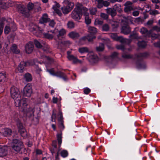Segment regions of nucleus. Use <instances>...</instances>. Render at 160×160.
<instances>
[{
  "label": "nucleus",
  "instance_id": "obj_1",
  "mask_svg": "<svg viewBox=\"0 0 160 160\" xmlns=\"http://www.w3.org/2000/svg\"><path fill=\"white\" fill-rule=\"evenodd\" d=\"M11 97L13 99L15 106L17 107H21L22 110L26 114L27 116L31 117L33 116L34 113L33 108H26L27 106V100L26 98H21L20 92L18 89L15 87H12L10 89Z\"/></svg>",
  "mask_w": 160,
  "mask_h": 160
},
{
  "label": "nucleus",
  "instance_id": "obj_2",
  "mask_svg": "<svg viewBox=\"0 0 160 160\" xmlns=\"http://www.w3.org/2000/svg\"><path fill=\"white\" fill-rule=\"evenodd\" d=\"M32 29V31L37 36H40L42 34L44 38L49 40L52 39L56 36L58 32V29H56L53 30L48 31V32L46 33H43L42 29L39 27L33 28Z\"/></svg>",
  "mask_w": 160,
  "mask_h": 160
},
{
  "label": "nucleus",
  "instance_id": "obj_3",
  "mask_svg": "<svg viewBox=\"0 0 160 160\" xmlns=\"http://www.w3.org/2000/svg\"><path fill=\"white\" fill-rule=\"evenodd\" d=\"M85 9L86 7L83 6L82 4L77 3L75 8L71 14V18L75 21H78L81 18L83 10H85Z\"/></svg>",
  "mask_w": 160,
  "mask_h": 160
},
{
  "label": "nucleus",
  "instance_id": "obj_4",
  "mask_svg": "<svg viewBox=\"0 0 160 160\" xmlns=\"http://www.w3.org/2000/svg\"><path fill=\"white\" fill-rule=\"evenodd\" d=\"M34 7L33 3L29 2L27 5L28 9L25 8L24 6L20 5L18 6V11L26 17H28L30 14V11L32 10Z\"/></svg>",
  "mask_w": 160,
  "mask_h": 160
},
{
  "label": "nucleus",
  "instance_id": "obj_5",
  "mask_svg": "<svg viewBox=\"0 0 160 160\" xmlns=\"http://www.w3.org/2000/svg\"><path fill=\"white\" fill-rule=\"evenodd\" d=\"M88 30L90 34H88L86 37L82 38L81 39L83 40H85L87 39L88 42H91L96 38L94 35L97 33V30L96 28L91 26L88 27Z\"/></svg>",
  "mask_w": 160,
  "mask_h": 160
},
{
  "label": "nucleus",
  "instance_id": "obj_6",
  "mask_svg": "<svg viewBox=\"0 0 160 160\" xmlns=\"http://www.w3.org/2000/svg\"><path fill=\"white\" fill-rule=\"evenodd\" d=\"M12 147L15 151L19 152L23 148L22 143L18 139H13L12 144Z\"/></svg>",
  "mask_w": 160,
  "mask_h": 160
},
{
  "label": "nucleus",
  "instance_id": "obj_7",
  "mask_svg": "<svg viewBox=\"0 0 160 160\" xmlns=\"http://www.w3.org/2000/svg\"><path fill=\"white\" fill-rule=\"evenodd\" d=\"M110 36L111 38L113 40L116 41H119L122 43L129 44L131 42L130 40L124 38L121 36L118 37L117 34L115 33L111 34Z\"/></svg>",
  "mask_w": 160,
  "mask_h": 160
},
{
  "label": "nucleus",
  "instance_id": "obj_8",
  "mask_svg": "<svg viewBox=\"0 0 160 160\" xmlns=\"http://www.w3.org/2000/svg\"><path fill=\"white\" fill-rule=\"evenodd\" d=\"M16 29V24L14 23H12L5 27L4 32L5 34H8L10 32L14 31Z\"/></svg>",
  "mask_w": 160,
  "mask_h": 160
},
{
  "label": "nucleus",
  "instance_id": "obj_9",
  "mask_svg": "<svg viewBox=\"0 0 160 160\" xmlns=\"http://www.w3.org/2000/svg\"><path fill=\"white\" fill-rule=\"evenodd\" d=\"M17 125L18 129V132L21 136L23 137H25L27 136V132L22 123L19 120L17 121Z\"/></svg>",
  "mask_w": 160,
  "mask_h": 160
},
{
  "label": "nucleus",
  "instance_id": "obj_10",
  "mask_svg": "<svg viewBox=\"0 0 160 160\" xmlns=\"http://www.w3.org/2000/svg\"><path fill=\"white\" fill-rule=\"evenodd\" d=\"M32 92L31 86L28 84L24 88L23 95L24 96L29 97L31 96Z\"/></svg>",
  "mask_w": 160,
  "mask_h": 160
},
{
  "label": "nucleus",
  "instance_id": "obj_11",
  "mask_svg": "<svg viewBox=\"0 0 160 160\" xmlns=\"http://www.w3.org/2000/svg\"><path fill=\"white\" fill-rule=\"evenodd\" d=\"M34 63H29L28 62H21L19 66H18L17 69L20 72H22L25 70V67L28 66V64L30 65H33Z\"/></svg>",
  "mask_w": 160,
  "mask_h": 160
},
{
  "label": "nucleus",
  "instance_id": "obj_12",
  "mask_svg": "<svg viewBox=\"0 0 160 160\" xmlns=\"http://www.w3.org/2000/svg\"><path fill=\"white\" fill-rule=\"evenodd\" d=\"M124 11L128 13L133 10L132 3L130 1L127 2L124 4Z\"/></svg>",
  "mask_w": 160,
  "mask_h": 160
},
{
  "label": "nucleus",
  "instance_id": "obj_13",
  "mask_svg": "<svg viewBox=\"0 0 160 160\" xmlns=\"http://www.w3.org/2000/svg\"><path fill=\"white\" fill-rule=\"evenodd\" d=\"M8 148L5 146H0V157L6 156L8 154Z\"/></svg>",
  "mask_w": 160,
  "mask_h": 160
},
{
  "label": "nucleus",
  "instance_id": "obj_14",
  "mask_svg": "<svg viewBox=\"0 0 160 160\" xmlns=\"http://www.w3.org/2000/svg\"><path fill=\"white\" fill-rule=\"evenodd\" d=\"M98 2L97 7L99 8H101L103 6L108 7L110 3L107 1H104L103 0H95Z\"/></svg>",
  "mask_w": 160,
  "mask_h": 160
},
{
  "label": "nucleus",
  "instance_id": "obj_15",
  "mask_svg": "<svg viewBox=\"0 0 160 160\" xmlns=\"http://www.w3.org/2000/svg\"><path fill=\"white\" fill-rule=\"evenodd\" d=\"M34 46L32 42H28L25 47V50L26 52L28 54L31 53L33 49Z\"/></svg>",
  "mask_w": 160,
  "mask_h": 160
},
{
  "label": "nucleus",
  "instance_id": "obj_16",
  "mask_svg": "<svg viewBox=\"0 0 160 160\" xmlns=\"http://www.w3.org/2000/svg\"><path fill=\"white\" fill-rule=\"evenodd\" d=\"M139 32L142 34H144L146 36L150 37L151 34L152 33V30L148 31L146 28L142 27L140 29Z\"/></svg>",
  "mask_w": 160,
  "mask_h": 160
},
{
  "label": "nucleus",
  "instance_id": "obj_17",
  "mask_svg": "<svg viewBox=\"0 0 160 160\" xmlns=\"http://www.w3.org/2000/svg\"><path fill=\"white\" fill-rule=\"evenodd\" d=\"M85 10H83V15L85 16V21L87 24H89L91 22V20L89 17V13L88 12V9L86 8Z\"/></svg>",
  "mask_w": 160,
  "mask_h": 160
},
{
  "label": "nucleus",
  "instance_id": "obj_18",
  "mask_svg": "<svg viewBox=\"0 0 160 160\" xmlns=\"http://www.w3.org/2000/svg\"><path fill=\"white\" fill-rule=\"evenodd\" d=\"M88 58L90 62H96L98 60V56L93 52H91L88 54Z\"/></svg>",
  "mask_w": 160,
  "mask_h": 160
},
{
  "label": "nucleus",
  "instance_id": "obj_19",
  "mask_svg": "<svg viewBox=\"0 0 160 160\" xmlns=\"http://www.w3.org/2000/svg\"><path fill=\"white\" fill-rule=\"evenodd\" d=\"M11 1H9L8 2L6 3L3 2H2L0 0V10L2 9H6L7 8L12 6Z\"/></svg>",
  "mask_w": 160,
  "mask_h": 160
},
{
  "label": "nucleus",
  "instance_id": "obj_20",
  "mask_svg": "<svg viewBox=\"0 0 160 160\" xmlns=\"http://www.w3.org/2000/svg\"><path fill=\"white\" fill-rule=\"evenodd\" d=\"M66 31L64 29L62 28L58 31L56 35L57 36V38L60 40L61 38H64V35L66 34Z\"/></svg>",
  "mask_w": 160,
  "mask_h": 160
},
{
  "label": "nucleus",
  "instance_id": "obj_21",
  "mask_svg": "<svg viewBox=\"0 0 160 160\" xmlns=\"http://www.w3.org/2000/svg\"><path fill=\"white\" fill-rule=\"evenodd\" d=\"M2 134L5 137H9L10 136L12 132V130L8 128H3L2 130Z\"/></svg>",
  "mask_w": 160,
  "mask_h": 160
},
{
  "label": "nucleus",
  "instance_id": "obj_22",
  "mask_svg": "<svg viewBox=\"0 0 160 160\" xmlns=\"http://www.w3.org/2000/svg\"><path fill=\"white\" fill-rule=\"evenodd\" d=\"M131 30L129 26L126 24L122 26L121 29L122 32L125 34H128L130 32Z\"/></svg>",
  "mask_w": 160,
  "mask_h": 160
},
{
  "label": "nucleus",
  "instance_id": "obj_23",
  "mask_svg": "<svg viewBox=\"0 0 160 160\" xmlns=\"http://www.w3.org/2000/svg\"><path fill=\"white\" fill-rule=\"evenodd\" d=\"M63 3L64 5H66V7L69 9V8H71V10L74 6V3L68 0H64Z\"/></svg>",
  "mask_w": 160,
  "mask_h": 160
},
{
  "label": "nucleus",
  "instance_id": "obj_24",
  "mask_svg": "<svg viewBox=\"0 0 160 160\" xmlns=\"http://www.w3.org/2000/svg\"><path fill=\"white\" fill-rule=\"evenodd\" d=\"M67 58L69 60L72 61L73 63H74L77 62L80 63L82 62V61L81 60L77 59L76 57L72 55H69L68 56H67Z\"/></svg>",
  "mask_w": 160,
  "mask_h": 160
},
{
  "label": "nucleus",
  "instance_id": "obj_25",
  "mask_svg": "<svg viewBox=\"0 0 160 160\" xmlns=\"http://www.w3.org/2000/svg\"><path fill=\"white\" fill-rule=\"evenodd\" d=\"M49 18H48V15L46 14H44L41 18L39 22L41 23H46L49 21Z\"/></svg>",
  "mask_w": 160,
  "mask_h": 160
},
{
  "label": "nucleus",
  "instance_id": "obj_26",
  "mask_svg": "<svg viewBox=\"0 0 160 160\" xmlns=\"http://www.w3.org/2000/svg\"><path fill=\"white\" fill-rule=\"evenodd\" d=\"M69 37L72 39L80 37L79 33L75 32H72L68 34Z\"/></svg>",
  "mask_w": 160,
  "mask_h": 160
},
{
  "label": "nucleus",
  "instance_id": "obj_27",
  "mask_svg": "<svg viewBox=\"0 0 160 160\" xmlns=\"http://www.w3.org/2000/svg\"><path fill=\"white\" fill-rule=\"evenodd\" d=\"M106 11L107 13L110 15L112 17H114L117 14L116 12L113 8H108L106 9Z\"/></svg>",
  "mask_w": 160,
  "mask_h": 160
},
{
  "label": "nucleus",
  "instance_id": "obj_28",
  "mask_svg": "<svg viewBox=\"0 0 160 160\" xmlns=\"http://www.w3.org/2000/svg\"><path fill=\"white\" fill-rule=\"evenodd\" d=\"M34 42L36 47L38 48H41L43 46V44H45V42H42L41 40L38 41L37 40H34Z\"/></svg>",
  "mask_w": 160,
  "mask_h": 160
},
{
  "label": "nucleus",
  "instance_id": "obj_29",
  "mask_svg": "<svg viewBox=\"0 0 160 160\" xmlns=\"http://www.w3.org/2000/svg\"><path fill=\"white\" fill-rule=\"evenodd\" d=\"M148 56V53L145 52L142 53H139L136 55L138 58H145Z\"/></svg>",
  "mask_w": 160,
  "mask_h": 160
},
{
  "label": "nucleus",
  "instance_id": "obj_30",
  "mask_svg": "<svg viewBox=\"0 0 160 160\" xmlns=\"http://www.w3.org/2000/svg\"><path fill=\"white\" fill-rule=\"evenodd\" d=\"M24 78L26 81L28 82L31 81L32 78L31 75L29 73H27L25 74L24 75Z\"/></svg>",
  "mask_w": 160,
  "mask_h": 160
},
{
  "label": "nucleus",
  "instance_id": "obj_31",
  "mask_svg": "<svg viewBox=\"0 0 160 160\" xmlns=\"http://www.w3.org/2000/svg\"><path fill=\"white\" fill-rule=\"evenodd\" d=\"M11 50L14 53L16 54L19 53L20 52L19 50L17 49V47L15 44H13L11 48Z\"/></svg>",
  "mask_w": 160,
  "mask_h": 160
},
{
  "label": "nucleus",
  "instance_id": "obj_32",
  "mask_svg": "<svg viewBox=\"0 0 160 160\" xmlns=\"http://www.w3.org/2000/svg\"><path fill=\"white\" fill-rule=\"evenodd\" d=\"M122 57L124 58L129 59L132 58V56L128 53L123 52L122 54Z\"/></svg>",
  "mask_w": 160,
  "mask_h": 160
},
{
  "label": "nucleus",
  "instance_id": "obj_33",
  "mask_svg": "<svg viewBox=\"0 0 160 160\" xmlns=\"http://www.w3.org/2000/svg\"><path fill=\"white\" fill-rule=\"evenodd\" d=\"M79 52L81 53L87 52H89L88 48L87 47H82L78 49Z\"/></svg>",
  "mask_w": 160,
  "mask_h": 160
},
{
  "label": "nucleus",
  "instance_id": "obj_34",
  "mask_svg": "<svg viewBox=\"0 0 160 160\" xmlns=\"http://www.w3.org/2000/svg\"><path fill=\"white\" fill-rule=\"evenodd\" d=\"M113 8L114 9L116 12L117 11L118 12H120L122 11L121 6L119 4H116L115 5L113 6Z\"/></svg>",
  "mask_w": 160,
  "mask_h": 160
},
{
  "label": "nucleus",
  "instance_id": "obj_35",
  "mask_svg": "<svg viewBox=\"0 0 160 160\" xmlns=\"http://www.w3.org/2000/svg\"><path fill=\"white\" fill-rule=\"evenodd\" d=\"M138 44V46L140 48H144L147 45L146 42L144 41H139Z\"/></svg>",
  "mask_w": 160,
  "mask_h": 160
},
{
  "label": "nucleus",
  "instance_id": "obj_36",
  "mask_svg": "<svg viewBox=\"0 0 160 160\" xmlns=\"http://www.w3.org/2000/svg\"><path fill=\"white\" fill-rule=\"evenodd\" d=\"M62 132H61L60 133L58 134L57 135V140H58V142L59 146V147H60L61 144L62 143Z\"/></svg>",
  "mask_w": 160,
  "mask_h": 160
},
{
  "label": "nucleus",
  "instance_id": "obj_37",
  "mask_svg": "<svg viewBox=\"0 0 160 160\" xmlns=\"http://www.w3.org/2000/svg\"><path fill=\"white\" fill-rule=\"evenodd\" d=\"M62 9L63 12L64 14H67L71 10V8H69V9L66 6L62 7Z\"/></svg>",
  "mask_w": 160,
  "mask_h": 160
},
{
  "label": "nucleus",
  "instance_id": "obj_38",
  "mask_svg": "<svg viewBox=\"0 0 160 160\" xmlns=\"http://www.w3.org/2000/svg\"><path fill=\"white\" fill-rule=\"evenodd\" d=\"M68 28H73L75 27V24L74 22L72 21L68 22L67 24Z\"/></svg>",
  "mask_w": 160,
  "mask_h": 160
},
{
  "label": "nucleus",
  "instance_id": "obj_39",
  "mask_svg": "<svg viewBox=\"0 0 160 160\" xmlns=\"http://www.w3.org/2000/svg\"><path fill=\"white\" fill-rule=\"evenodd\" d=\"M109 29V27L107 24H103L102 27V30L103 31H108Z\"/></svg>",
  "mask_w": 160,
  "mask_h": 160
},
{
  "label": "nucleus",
  "instance_id": "obj_40",
  "mask_svg": "<svg viewBox=\"0 0 160 160\" xmlns=\"http://www.w3.org/2000/svg\"><path fill=\"white\" fill-rule=\"evenodd\" d=\"M104 49V45L103 43H101L99 46L97 47L96 48V50L97 51L100 52L102 51Z\"/></svg>",
  "mask_w": 160,
  "mask_h": 160
},
{
  "label": "nucleus",
  "instance_id": "obj_41",
  "mask_svg": "<svg viewBox=\"0 0 160 160\" xmlns=\"http://www.w3.org/2000/svg\"><path fill=\"white\" fill-rule=\"evenodd\" d=\"M90 14L92 15H95L96 14L97 10L96 8H90L89 9Z\"/></svg>",
  "mask_w": 160,
  "mask_h": 160
},
{
  "label": "nucleus",
  "instance_id": "obj_42",
  "mask_svg": "<svg viewBox=\"0 0 160 160\" xmlns=\"http://www.w3.org/2000/svg\"><path fill=\"white\" fill-rule=\"evenodd\" d=\"M137 66L139 68H144L145 67V64L143 62H141L137 64Z\"/></svg>",
  "mask_w": 160,
  "mask_h": 160
},
{
  "label": "nucleus",
  "instance_id": "obj_43",
  "mask_svg": "<svg viewBox=\"0 0 160 160\" xmlns=\"http://www.w3.org/2000/svg\"><path fill=\"white\" fill-rule=\"evenodd\" d=\"M138 35L136 32H133L132 34H131L129 36L130 39H129L131 41V39H136L138 38Z\"/></svg>",
  "mask_w": 160,
  "mask_h": 160
},
{
  "label": "nucleus",
  "instance_id": "obj_44",
  "mask_svg": "<svg viewBox=\"0 0 160 160\" xmlns=\"http://www.w3.org/2000/svg\"><path fill=\"white\" fill-rule=\"evenodd\" d=\"M150 37H151L152 39H154L157 38L160 39V34H154L153 32L152 33Z\"/></svg>",
  "mask_w": 160,
  "mask_h": 160
},
{
  "label": "nucleus",
  "instance_id": "obj_45",
  "mask_svg": "<svg viewBox=\"0 0 160 160\" xmlns=\"http://www.w3.org/2000/svg\"><path fill=\"white\" fill-rule=\"evenodd\" d=\"M118 53L116 52L112 53L110 55V58L112 59H114L118 58Z\"/></svg>",
  "mask_w": 160,
  "mask_h": 160
},
{
  "label": "nucleus",
  "instance_id": "obj_46",
  "mask_svg": "<svg viewBox=\"0 0 160 160\" xmlns=\"http://www.w3.org/2000/svg\"><path fill=\"white\" fill-rule=\"evenodd\" d=\"M95 25H102L103 23V21L98 19H96L95 21Z\"/></svg>",
  "mask_w": 160,
  "mask_h": 160
},
{
  "label": "nucleus",
  "instance_id": "obj_47",
  "mask_svg": "<svg viewBox=\"0 0 160 160\" xmlns=\"http://www.w3.org/2000/svg\"><path fill=\"white\" fill-rule=\"evenodd\" d=\"M6 75L3 73L0 72V82L5 81L4 79L6 78Z\"/></svg>",
  "mask_w": 160,
  "mask_h": 160
},
{
  "label": "nucleus",
  "instance_id": "obj_48",
  "mask_svg": "<svg viewBox=\"0 0 160 160\" xmlns=\"http://www.w3.org/2000/svg\"><path fill=\"white\" fill-rule=\"evenodd\" d=\"M68 152L65 150H62L61 152V154L62 157L65 158L67 157L68 155Z\"/></svg>",
  "mask_w": 160,
  "mask_h": 160
},
{
  "label": "nucleus",
  "instance_id": "obj_49",
  "mask_svg": "<svg viewBox=\"0 0 160 160\" xmlns=\"http://www.w3.org/2000/svg\"><path fill=\"white\" fill-rule=\"evenodd\" d=\"M61 43L62 44L66 46L69 45L71 43L70 42L69 40H65L62 41L61 42Z\"/></svg>",
  "mask_w": 160,
  "mask_h": 160
},
{
  "label": "nucleus",
  "instance_id": "obj_50",
  "mask_svg": "<svg viewBox=\"0 0 160 160\" xmlns=\"http://www.w3.org/2000/svg\"><path fill=\"white\" fill-rule=\"evenodd\" d=\"M150 30H152V33L154 30L158 32H160V27H158V26H154Z\"/></svg>",
  "mask_w": 160,
  "mask_h": 160
},
{
  "label": "nucleus",
  "instance_id": "obj_51",
  "mask_svg": "<svg viewBox=\"0 0 160 160\" xmlns=\"http://www.w3.org/2000/svg\"><path fill=\"white\" fill-rule=\"evenodd\" d=\"M63 74V73L62 72L60 71H58L56 72L54 76H56L61 78V77H62Z\"/></svg>",
  "mask_w": 160,
  "mask_h": 160
},
{
  "label": "nucleus",
  "instance_id": "obj_52",
  "mask_svg": "<svg viewBox=\"0 0 160 160\" xmlns=\"http://www.w3.org/2000/svg\"><path fill=\"white\" fill-rule=\"evenodd\" d=\"M42 47H44L43 48V49L44 51L47 52L49 48V46L45 43L44 44H43V46Z\"/></svg>",
  "mask_w": 160,
  "mask_h": 160
},
{
  "label": "nucleus",
  "instance_id": "obj_53",
  "mask_svg": "<svg viewBox=\"0 0 160 160\" xmlns=\"http://www.w3.org/2000/svg\"><path fill=\"white\" fill-rule=\"evenodd\" d=\"M101 17L105 19H106L108 18V16L105 13H102L100 15Z\"/></svg>",
  "mask_w": 160,
  "mask_h": 160
},
{
  "label": "nucleus",
  "instance_id": "obj_54",
  "mask_svg": "<svg viewBox=\"0 0 160 160\" xmlns=\"http://www.w3.org/2000/svg\"><path fill=\"white\" fill-rule=\"evenodd\" d=\"M47 71L51 75L54 76L56 72L54 71L53 69H50L48 70Z\"/></svg>",
  "mask_w": 160,
  "mask_h": 160
},
{
  "label": "nucleus",
  "instance_id": "obj_55",
  "mask_svg": "<svg viewBox=\"0 0 160 160\" xmlns=\"http://www.w3.org/2000/svg\"><path fill=\"white\" fill-rule=\"evenodd\" d=\"M117 48L118 49H121L123 50L125 49V47L123 44H121L119 45H118L117 46Z\"/></svg>",
  "mask_w": 160,
  "mask_h": 160
},
{
  "label": "nucleus",
  "instance_id": "obj_56",
  "mask_svg": "<svg viewBox=\"0 0 160 160\" xmlns=\"http://www.w3.org/2000/svg\"><path fill=\"white\" fill-rule=\"evenodd\" d=\"M150 13L151 14L153 15H155L158 13V11L156 10H151L150 11Z\"/></svg>",
  "mask_w": 160,
  "mask_h": 160
},
{
  "label": "nucleus",
  "instance_id": "obj_57",
  "mask_svg": "<svg viewBox=\"0 0 160 160\" xmlns=\"http://www.w3.org/2000/svg\"><path fill=\"white\" fill-rule=\"evenodd\" d=\"M51 118H52V122H55V119L56 118V114L55 113L53 112L52 114Z\"/></svg>",
  "mask_w": 160,
  "mask_h": 160
},
{
  "label": "nucleus",
  "instance_id": "obj_58",
  "mask_svg": "<svg viewBox=\"0 0 160 160\" xmlns=\"http://www.w3.org/2000/svg\"><path fill=\"white\" fill-rule=\"evenodd\" d=\"M90 92V90L88 88H85L84 90V92L85 94H88Z\"/></svg>",
  "mask_w": 160,
  "mask_h": 160
},
{
  "label": "nucleus",
  "instance_id": "obj_59",
  "mask_svg": "<svg viewBox=\"0 0 160 160\" xmlns=\"http://www.w3.org/2000/svg\"><path fill=\"white\" fill-rule=\"evenodd\" d=\"M57 148H55H55L52 147V148H51L50 149V150L52 154L53 155L54 153L55 152L57 151Z\"/></svg>",
  "mask_w": 160,
  "mask_h": 160
},
{
  "label": "nucleus",
  "instance_id": "obj_60",
  "mask_svg": "<svg viewBox=\"0 0 160 160\" xmlns=\"http://www.w3.org/2000/svg\"><path fill=\"white\" fill-rule=\"evenodd\" d=\"M153 23V20H150L148 21L147 22L146 25L148 26H150L152 25Z\"/></svg>",
  "mask_w": 160,
  "mask_h": 160
},
{
  "label": "nucleus",
  "instance_id": "obj_61",
  "mask_svg": "<svg viewBox=\"0 0 160 160\" xmlns=\"http://www.w3.org/2000/svg\"><path fill=\"white\" fill-rule=\"evenodd\" d=\"M59 127L60 129L62 130H63L64 128L63 122H61L59 123Z\"/></svg>",
  "mask_w": 160,
  "mask_h": 160
},
{
  "label": "nucleus",
  "instance_id": "obj_62",
  "mask_svg": "<svg viewBox=\"0 0 160 160\" xmlns=\"http://www.w3.org/2000/svg\"><path fill=\"white\" fill-rule=\"evenodd\" d=\"M55 25V22L53 20H52L49 23V25L52 27H53Z\"/></svg>",
  "mask_w": 160,
  "mask_h": 160
},
{
  "label": "nucleus",
  "instance_id": "obj_63",
  "mask_svg": "<svg viewBox=\"0 0 160 160\" xmlns=\"http://www.w3.org/2000/svg\"><path fill=\"white\" fill-rule=\"evenodd\" d=\"M139 14V12L138 11H136L133 12H132V15L136 17Z\"/></svg>",
  "mask_w": 160,
  "mask_h": 160
},
{
  "label": "nucleus",
  "instance_id": "obj_64",
  "mask_svg": "<svg viewBox=\"0 0 160 160\" xmlns=\"http://www.w3.org/2000/svg\"><path fill=\"white\" fill-rule=\"evenodd\" d=\"M154 45L155 47H158L160 48V41H159L156 43H154Z\"/></svg>",
  "mask_w": 160,
  "mask_h": 160
}]
</instances>
